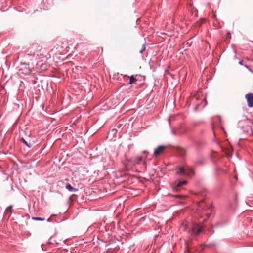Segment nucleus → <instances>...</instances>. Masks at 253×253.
Here are the masks:
<instances>
[{
	"instance_id": "nucleus-1",
	"label": "nucleus",
	"mask_w": 253,
	"mask_h": 253,
	"mask_svg": "<svg viewBox=\"0 0 253 253\" xmlns=\"http://www.w3.org/2000/svg\"><path fill=\"white\" fill-rule=\"evenodd\" d=\"M176 173L179 176H192L194 174L193 169L188 167H186V168L179 167L177 169Z\"/></svg>"
},
{
	"instance_id": "nucleus-2",
	"label": "nucleus",
	"mask_w": 253,
	"mask_h": 253,
	"mask_svg": "<svg viewBox=\"0 0 253 253\" xmlns=\"http://www.w3.org/2000/svg\"><path fill=\"white\" fill-rule=\"evenodd\" d=\"M202 230V227L201 225H195L191 229V234L193 235H197L201 232Z\"/></svg>"
},
{
	"instance_id": "nucleus-3",
	"label": "nucleus",
	"mask_w": 253,
	"mask_h": 253,
	"mask_svg": "<svg viewBox=\"0 0 253 253\" xmlns=\"http://www.w3.org/2000/svg\"><path fill=\"white\" fill-rule=\"evenodd\" d=\"M246 99L249 107H253V93H250L246 95Z\"/></svg>"
},
{
	"instance_id": "nucleus-4",
	"label": "nucleus",
	"mask_w": 253,
	"mask_h": 253,
	"mask_svg": "<svg viewBox=\"0 0 253 253\" xmlns=\"http://www.w3.org/2000/svg\"><path fill=\"white\" fill-rule=\"evenodd\" d=\"M165 149V146L163 145L159 146L154 151V155L157 157V155L160 154Z\"/></svg>"
},
{
	"instance_id": "nucleus-5",
	"label": "nucleus",
	"mask_w": 253,
	"mask_h": 253,
	"mask_svg": "<svg viewBox=\"0 0 253 253\" xmlns=\"http://www.w3.org/2000/svg\"><path fill=\"white\" fill-rule=\"evenodd\" d=\"M66 188L70 192H76L78 190L74 188L70 184L68 183L66 185Z\"/></svg>"
},
{
	"instance_id": "nucleus-6",
	"label": "nucleus",
	"mask_w": 253,
	"mask_h": 253,
	"mask_svg": "<svg viewBox=\"0 0 253 253\" xmlns=\"http://www.w3.org/2000/svg\"><path fill=\"white\" fill-rule=\"evenodd\" d=\"M187 184V181H186V180L179 181L177 183V184L176 185V187H181L182 186L186 185Z\"/></svg>"
},
{
	"instance_id": "nucleus-7",
	"label": "nucleus",
	"mask_w": 253,
	"mask_h": 253,
	"mask_svg": "<svg viewBox=\"0 0 253 253\" xmlns=\"http://www.w3.org/2000/svg\"><path fill=\"white\" fill-rule=\"evenodd\" d=\"M137 81V79L134 77V75H131L129 77V84H133L135 82Z\"/></svg>"
},
{
	"instance_id": "nucleus-8",
	"label": "nucleus",
	"mask_w": 253,
	"mask_h": 253,
	"mask_svg": "<svg viewBox=\"0 0 253 253\" xmlns=\"http://www.w3.org/2000/svg\"><path fill=\"white\" fill-rule=\"evenodd\" d=\"M21 141L27 147L31 148V145L29 144L23 138H22Z\"/></svg>"
},
{
	"instance_id": "nucleus-9",
	"label": "nucleus",
	"mask_w": 253,
	"mask_h": 253,
	"mask_svg": "<svg viewBox=\"0 0 253 253\" xmlns=\"http://www.w3.org/2000/svg\"><path fill=\"white\" fill-rule=\"evenodd\" d=\"M32 219L35 221H44V218L39 217H33Z\"/></svg>"
},
{
	"instance_id": "nucleus-10",
	"label": "nucleus",
	"mask_w": 253,
	"mask_h": 253,
	"mask_svg": "<svg viewBox=\"0 0 253 253\" xmlns=\"http://www.w3.org/2000/svg\"><path fill=\"white\" fill-rule=\"evenodd\" d=\"M205 163V162L203 160H198L196 161V164L197 165H203Z\"/></svg>"
},
{
	"instance_id": "nucleus-11",
	"label": "nucleus",
	"mask_w": 253,
	"mask_h": 253,
	"mask_svg": "<svg viewBox=\"0 0 253 253\" xmlns=\"http://www.w3.org/2000/svg\"><path fill=\"white\" fill-rule=\"evenodd\" d=\"M249 130L246 131V132L249 134L253 135V129L250 127H248Z\"/></svg>"
},
{
	"instance_id": "nucleus-12",
	"label": "nucleus",
	"mask_w": 253,
	"mask_h": 253,
	"mask_svg": "<svg viewBox=\"0 0 253 253\" xmlns=\"http://www.w3.org/2000/svg\"><path fill=\"white\" fill-rule=\"evenodd\" d=\"M143 157H138L137 159V161L136 162L137 164H139L143 161Z\"/></svg>"
},
{
	"instance_id": "nucleus-13",
	"label": "nucleus",
	"mask_w": 253,
	"mask_h": 253,
	"mask_svg": "<svg viewBox=\"0 0 253 253\" xmlns=\"http://www.w3.org/2000/svg\"><path fill=\"white\" fill-rule=\"evenodd\" d=\"M146 49L145 44H143L142 47L141 49L140 50L139 53H142Z\"/></svg>"
},
{
	"instance_id": "nucleus-14",
	"label": "nucleus",
	"mask_w": 253,
	"mask_h": 253,
	"mask_svg": "<svg viewBox=\"0 0 253 253\" xmlns=\"http://www.w3.org/2000/svg\"><path fill=\"white\" fill-rule=\"evenodd\" d=\"M12 208V206H9L6 209V211L7 212H9L10 214H11V213H12V212H11Z\"/></svg>"
},
{
	"instance_id": "nucleus-15",
	"label": "nucleus",
	"mask_w": 253,
	"mask_h": 253,
	"mask_svg": "<svg viewBox=\"0 0 253 253\" xmlns=\"http://www.w3.org/2000/svg\"><path fill=\"white\" fill-rule=\"evenodd\" d=\"M27 56H35V54H34V53H28L27 54Z\"/></svg>"
},
{
	"instance_id": "nucleus-16",
	"label": "nucleus",
	"mask_w": 253,
	"mask_h": 253,
	"mask_svg": "<svg viewBox=\"0 0 253 253\" xmlns=\"http://www.w3.org/2000/svg\"><path fill=\"white\" fill-rule=\"evenodd\" d=\"M185 46H187V47H190V44L188 42H187L186 43H185Z\"/></svg>"
},
{
	"instance_id": "nucleus-17",
	"label": "nucleus",
	"mask_w": 253,
	"mask_h": 253,
	"mask_svg": "<svg viewBox=\"0 0 253 253\" xmlns=\"http://www.w3.org/2000/svg\"><path fill=\"white\" fill-rule=\"evenodd\" d=\"M172 134H173L174 135H175L176 134V131L175 130H172Z\"/></svg>"
},
{
	"instance_id": "nucleus-18",
	"label": "nucleus",
	"mask_w": 253,
	"mask_h": 253,
	"mask_svg": "<svg viewBox=\"0 0 253 253\" xmlns=\"http://www.w3.org/2000/svg\"><path fill=\"white\" fill-rule=\"evenodd\" d=\"M243 61H242H242H240L239 62V64L240 65H243Z\"/></svg>"
},
{
	"instance_id": "nucleus-19",
	"label": "nucleus",
	"mask_w": 253,
	"mask_h": 253,
	"mask_svg": "<svg viewBox=\"0 0 253 253\" xmlns=\"http://www.w3.org/2000/svg\"><path fill=\"white\" fill-rule=\"evenodd\" d=\"M49 7L48 6H46V7H43V9H44V10H47L48 9Z\"/></svg>"
},
{
	"instance_id": "nucleus-20",
	"label": "nucleus",
	"mask_w": 253,
	"mask_h": 253,
	"mask_svg": "<svg viewBox=\"0 0 253 253\" xmlns=\"http://www.w3.org/2000/svg\"><path fill=\"white\" fill-rule=\"evenodd\" d=\"M227 35H228V36L230 38H231V35L230 33L228 32V33H227Z\"/></svg>"
},
{
	"instance_id": "nucleus-21",
	"label": "nucleus",
	"mask_w": 253,
	"mask_h": 253,
	"mask_svg": "<svg viewBox=\"0 0 253 253\" xmlns=\"http://www.w3.org/2000/svg\"><path fill=\"white\" fill-rule=\"evenodd\" d=\"M47 222H51V220L50 217H49V218H48V219H47Z\"/></svg>"
},
{
	"instance_id": "nucleus-22",
	"label": "nucleus",
	"mask_w": 253,
	"mask_h": 253,
	"mask_svg": "<svg viewBox=\"0 0 253 253\" xmlns=\"http://www.w3.org/2000/svg\"><path fill=\"white\" fill-rule=\"evenodd\" d=\"M211 245L214 246L216 245V244L215 243H212V244H211Z\"/></svg>"
},
{
	"instance_id": "nucleus-23",
	"label": "nucleus",
	"mask_w": 253,
	"mask_h": 253,
	"mask_svg": "<svg viewBox=\"0 0 253 253\" xmlns=\"http://www.w3.org/2000/svg\"><path fill=\"white\" fill-rule=\"evenodd\" d=\"M143 153H144V154H145V153H148V152H147L146 151H144L143 152Z\"/></svg>"
},
{
	"instance_id": "nucleus-24",
	"label": "nucleus",
	"mask_w": 253,
	"mask_h": 253,
	"mask_svg": "<svg viewBox=\"0 0 253 253\" xmlns=\"http://www.w3.org/2000/svg\"><path fill=\"white\" fill-rule=\"evenodd\" d=\"M11 189H12V190H13V186H12V185H11Z\"/></svg>"
},
{
	"instance_id": "nucleus-25",
	"label": "nucleus",
	"mask_w": 253,
	"mask_h": 253,
	"mask_svg": "<svg viewBox=\"0 0 253 253\" xmlns=\"http://www.w3.org/2000/svg\"><path fill=\"white\" fill-rule=\"evenodd\" d=\"M168 121H169V124L170 125V120H169V119H168Z\"/></svg>"
},
{
	"instance_id": "nucleus-26",
	"label": "nucleus",
	"mask_w": 253,
	"mask_h": 253,
	"mask_svg": "<svg viewBox=\"0 0 253 253\" xmlns=\"http://www.w3.org/2000/svg\"><path fill=\"white\" fill-rule=\"evenodd\" d=\"M198 108V107H196L195 108V110H196Z\"/></svg>"
},
{
	"instance_id": "nucleus-27",
	"label": "nucleus",
	"mask_w": 253,
	"mask_h": 253,
	"mask_svg": "<svg viewBox=\"0 0 253 253\" xmlns=\"http://www.w3.org/2000/svg\"><path fill=\"white\" fill-rule=\"evenodd\" d=\"M245 67L247 68H248V66H245Z\"/></svg>"
}]
</instances>
